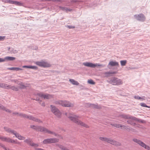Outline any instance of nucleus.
I'll return each mask as SVG.
<instances>
[{"label": "nucleus", "instance_id": "obj_41", "mask_svg": "<svg viewBox=\"0 0 150 150\" xmlns=\"http://www.w3.org/2000/svg\"><path fill=\"white\" fill-rule=\"evenodd\" d=\"M148 108H150V106H148Z\"/></svg>", "mask_w": 150, "mask_h": 150}, {"label": "nucleus", "instance_id": "obj_20", "mask_svg": "<svg viewBox=\"0 0 150 150\" xmlns=\"http://www.w3.org/2000/svg\"><path fill=\"white\" fill-rule=\"evenodd\" d=\"M8 69L11 70H15L18 71L22 70V69L18 67H12L11 68H8Z\"/></svg>", "mask_w": 150, "mask_h": 150}, {"label": "nucleus", "instance_id": "obj_35", "mask_svg": "<svg viewBox=\"0 0 150 150\" xmlns=\"http://www.w3.org/2000/svg\"><path fill=\"white\" fill-rule=\"evenodd\" d=\"M127 122L130 124L133 125V121L132 120H128L127 121Z\"/></svg>", "mask_w": 150, "mask_h": 150}, {"label": "nucleus", "instance_id": "obj_8", "mask_svg": "<svg viewBox=\"0 0 150 150\" xmlns=\"http://www.w3.org/2000/svg\"><path fill=\"white\" fill-rule=\"evenodd\" d=\"M110 83L114 85H120L122 83V81L120 79L114 77L110 81Z\"/></svg>", "mask_w": 150, "mask_h": 150}, {"label": "nucleus", "instance_id": "obj_11", "mask_svg": "<svg viewBox=\"0 0 150 150\" xmlns=\"http://www.w3.org/2000/svg\"><path fill=\"white\" fill-rule=\"evenodd\" d=\"M133 140L135 142L137 143L142 146L144 147L145 149H147L148 150H150V147L149 146L146 145L144 143L140 141L137 139H134Z\"/></svg>", "mask_w": 150, "mask_h": 150}, {"label": "nucleus", "instance_id": "obj_42", "mask_svg": "<svg viewBox=\"0 0 150 150\" xmlns=\"http://www.w3.org/2000/svg\"><path fill=\"white\" fill-rule=\"evenodd\" d=\"M6 150H10L9 149H6Z\"/></svg>", "mask_w": 150, "mask_h": 150}, {"label": "nucleus", "instance_id": "obj_12", "mask_svg": "<svg viewBox=\"0 0 150 150\" xmlns=\"http://www.w3.org/2000/svg\"><path fill=\"white\" fill-rule=\"evenodd\" d=\"M36 64L39 66L43 67H49L50 66L49 64L44 61L36 62Z\"/></svg>", "mask_w": 150, "mask_h": 150}, {"label": "nucleus", "instance_id": "obj_43", "mask_svg": "<svg viewBox=\"0 0 150 150\" xmlns=\"http://www.w3.org/2000/svg\"><path fill=\"white\" fill-rule=\"evenodd\" d=\"M10 49V48H8V50H9V49Z\"/></svg>", "mask_w": 150, "mask_h": 150}, {"label": "nucleus", "instance_id": "obj_33", "mask_svg": "<svg viewBox=\"0 0 150 150\" xmlns=\"http://www.w3.org/2000/svg\"><path fill=\"white\" fill-rule=\"evenodd\" d=\"M140 105L142 107L148 108V106L146 105V104L144 103H142L140 104Z\"/></svg>", "mask_w": 150, "mask_h": 150}, {"label": "nucleus", "instance_id": "obj_21", "mask_svg": "<svg viewBox=\"0 0 150 150\" xmlns=\"http://www.w3.org/2000/svg\"><path fill=\"white\" fill-rule=\"evenodd\" d=\"M69 81L73 85H79V83L77 81L74 80L73 79H70Z\"/></svg>", "mask_w": 150, "mask_h": 150}, {"label": "nucleus", "instance_id": "obj_5", "mask_svg": "<svg viewBox=\"0 0 150 150\" xmlns=\"http://www.w3.org/2000/svg\"><path fill=\"white\" fill-rule=\"evenodd\" d=\"M15 115H19L21 117H23L25 118H27L28 119L33 120L39 122H41V121L39 120L36 119L34 117L32 116L27 115L25 114H19L18 113H14Z\"/></svg>", "mask_w": 150, "mask_h": 150}, {"label": "nucleus", "instance_id": "obj_28", "mask_svg": "<svg viewBox=\"0 0 150 150\" xmlns=\"http://www.w3.org/2000/svg\"><path fill=\"white\" fill-rule=\"evenodd\" d=\"M121 64L122 66H125L127 63V61L126 60H122L120 61Z\"/></svg>", "mask_w": 150, "mask_h": 150}, {"label": "nucleus", "instance_id": "obj_16", "mask_svg": "<svg viewBox=\"0 0 150 150\" xmlns=\"http://www.w3.org/2000/svg\"><path fill=\"white\" fill-rule=\"evenodd\" d=\"M24 141L25 142L29 144L31 146H33L35 147H37L38 146V144H34L32 142L31 140L30 139L25 140Z\"/></svg>", "mask_w": 150, "mask_h": 150}, {"label": "nucleus", "instance_id": "obj_29", "mask_svg": "<svg viewBox=\"0 0 150 150\" xmlns=\"http://www.w3.org/2000/svg\"><path fill=\"white\" fill-rule=\"evenodd\" d=\"M5 2L6 3H8L10 4H13L14 3V1L10 0H6Z\"/></svg>", "mask_w": 150, "mask_h": 150}, {"label": "nucleus", "instance_id": "obj_7", "mask_svg": "<svg viewBox=\"0 0 150 150\" xmlns=\"http://www.w3.org/2000/svg\"><path fill=\"white\" fill-rule=\"evenodd\" d=\"M51 110L52 112L57 117H59L61 115V113L59 110L55 106L51 105Z\"/></svg>", "mask_w": 150, "mask_h": 150}, {"label": "nucleus", "instance_id": "obj_2", "mask_svg": "<svg viewBox=\"0 0 150 150\" xmlns=\"http://www.w3.org/2000/svg\"><path fill=\"white\" fill-rule=\"evenodd\" d=\"M31 127L33 129H35L37 131L41 132L47 133L48 134H53V132L47 129L42 127L35 126V125H31Z\"/></svg>", "mask_w": 150, "mask_h": 150}, {"label": "nucleus", "instance_id": "obj_31", "mask_svg": "<svg viewBox=\"0 0 150 150\" xmlns=\"http://www.w3.org/2000/svg\"><path fill=\"white\" fill-rule=\"evenodd\" d=\"M26 86L24 85L23 84V83H21V84L20 85V86L19 87V88H20L23 89L25 88Z\"/></svg>", "mask_w": 150, "mask_h": 150}, {"label": "nucleus", "instance_id": "obj_19", "mask_svg": "<svg viewBox=\"0 0 150 150\" xmlns=\"http://www.w3.org/2000/svg\"><path fill=\"white\" fill-rule=\"evenodd\" d=\"M15 58L13 57H6L4 59H3L4 60V62L5 60H15Z\"/></svg>", "mask_w": 150, "mask_h": 150}, {"label": "nucleus", "instance_id": "obj_38", "mask_svg": "<svg viewBox=\"0 0 150 150\" xmlns=\"http://www.w3.org/2000/svg\"><path fill=\"white\" fill-rule=\"evenodd\" d=\"M68 27L69 28H74V27H73L71 26H68Z\"/></svg>", "mask_w": 150, "mask_h": 150}, {"label": "nucleus", "instance_id": "obj_36", "mask_svg": "<svg viewBox=\"0 0 150 150\" xmlns=\"http://www.w3.org/2000/svg\"><path fill=\"white\" fill-rule=\"evenodd\" d=\"M134 98L136 99H141V98L140 97H139V96H134Z\"/></svg>", "mask_w": 150, "mask_h": 150}, {"label": "nucleus", "instance_id": "obj_27", "mask_svg": "<svg viewBox=\"0 0 150 150\" xmlns=\"http://www.w3.org/2000/svg\"><path fill=\"white\" fill-rule=\"evenodd\" d=\"M23 68H27L30 69H36V67L34 66H24L23 67Z\"/></svg>", "mask_w": 150, "mask_h": 150}, {"label": "nucleus", "instance_id": "obj_34", "mask_svg": "<svg viewBox=\"0 0 150 150\" xmlns=\"http://www.w3.org/2000/svg\"><path fill=\"white\" fill-rule=\"evenodd\" d=\"M5 38V36H0V41L4 40Z\"/></svg>", "mask_w": 150, "mask_h": 150}, {"label": "nucleus", "instance_id": "obj_24", "mask_svg": "<svg viewBox=\"0 0 150 150\" xmlns=\"http://www.w3.org/2000/svg\"><path fill=\"white\" fill-rule=\"evenodd\" d=\"M13 4L16 5L18 6H21L23 5V4L20 2L16 1H14Z\"/></svg>", "mask_w": 150, "mask_h": 150}, {"label": "nucleus", "instance_id": "obj_37", "mask_svg": "<svg viewBox=\"0 0 150 150\" xmlns=\"http://www.w3.org/2000/svg\"><path fill=\"white\" fill-rule=\"evenodd\" d=\"M4 60L3 59V58H0V62H4Z\"/></svg>", "mask_w": 150, "mask_h": 150}, {"label": "nucleus", "instance_id": "obj_26", "mask_svg": "<svg viewBox=\"0 0 150 150\" xmlns=\"http://www.w3.org/2000/svg\"><path fill=\"white\" fill-rule=\"evenodd\" d=\"M126 118L127 119H129L132 120H136V118L134 117L129 116H126Z\"/></svg>", "mask_w": 150, "mask_h": 150}, {"label": "nucleus", "instance_id": "obj_3", "mask_svg": "<svg viewBox=\"0 0 150 150\" xmlns=\"http://www.w3.org/2000/svg\"><path fill=\"white\" fill-rule=\"evenodd\" d=\"M99 139L101 141H105L113 145H120V143L116 142L115 140H113L110 138L103 137H99Z\"/></svg>", "mask_w": 150, "mask_h": 150}, {"label": "nucleus", "instance_id": "obj_39", "mask_svg": "<svg viewBox=\"0 0 150 150\" xmlns=\"http://www.w3.org/2000/svg\"><path fill=\"white\" fill-rule=\"evenodd\" d=\"M42 105L43 106H45V103H42Z\"/></svg>", "mask_w": 150, "mask_h": 150}, {"label": "nucleus", "instance_id": "obj_17", "mask_svg": "<svg viewBox=\"0 0 150 150\" xmlns=\"http://www.w3.org/2000/svg\"><path fill=\"white\" fill-rule=\"evenodd\" d=\"M115 127L117 128H121L122 129H128L127 127L126 126L119 124H117L115 125Z\"/></svg>", "mask_w": 150, "mask_h": 150}, {"label": "nucleus", "instance_id": "obj_40", "mask_svg": "<svg viewBox=\"0 0 150 150\" xmlns=\"http://www.w3.org/2000/svg\"><path fill=\"white\" fill-rule=\"evenodd\" d=\"M67 9V10H68V8H67V9Z\"/></svg>", "mask_w": 150, "mask_h": 150}, {"label": "nucleus", "instance_id": "obj_22", "mask_svg": "<svg viewBox=\"0 0 150 150\" xmlns=\"http://www.w3.org/2000/svg\"><path fill=\"white\" fill-rule=\"evenodd\" d=\"M0 87L5 88H8L9 86H7V85L6 84L0 83Z\"/></svg>", "mask_w": 150, "mask_h": 150}, {"label": "nucleus", "instance_id": "obj_6", "mask_svg": "<svg viewBox=\"0 0 150 150\" xmlns=\"http://www.w3.org/2000/svg\"><path fill=\"white\" fill-rule=\"evenodd\" d=\"M57 104L60 105L64 107H70L73 106V104L69 101H66L59 100L57 102Z\"/></svg>", "mask_w": 150, "mask_h": 150}, {"label": "nucleus", "instance_id": "obj_9", "mask_svg": "<svg viewBox=\"0 0 150 150\" xmlns=\"http://www.w3.org/2000/svg\"><path fill=\"white\" fill-rule=\"evenodd\" d=\"M0 139L3 141L10 142L11 143H18L16 141L13 140L10 138L6 137L0 136Z\"/></svg>", "mask_w": 150, "mask_h": 150}, {"label": "nucleus", "instance_id": "obj_4", "mask_svg": "<svg viewBox=\"0 0 150 150\" xmlns=\"http://www.w3.org/2000/svg\"><path fill=\"white\" fill-rule=\"evenodd\" d=\"M4 128L5 130L7 132L9 133V134H14L16 137L20 140L24 139L25 138L24 137L20 135L19 134L16 133L14 130H12L8 128L7 127H4Z\"/></svg>", "mask_w": 150, "mask_h": 150}, {"label": "nucleus", "instance_id": "obj_15", "mask_svg": "<svg viewBox=\"0 0 150 150\" xmlns=\"http://www.w3.org/2000/svg\"><path fill=\"white\" fill-rule=\"evenodd\" d=\"M135 18L138 20L141 21H144L145 19V17L143 14H140L139 15H135Z\"/></svg>", "mask_w": 150, "mask_h": 150}, {"label": "nucleus", "instance_id": "obj_32", "mask_svg": "<svg viewBox=\"0 0 150 150\" xmlns=\"http://www.w3.org/2000/svg\"><path fill=\"white\" fill-rule=\"evenodd\" d=\"M116 73V72H106L105 73V74H114Z\"/></svg>", "mask_w": 150, "mask_h": 150}, {"label": "nucleus", "instance_id": "obj_30", "mask_svg": "<svg viewBox=\"0 0 150 150\" xmlns=\"http://www.w3.org/2000/svg\"><path fill=\"white\" fill-rule=\"evenodd\" d=\"M88 83L90 84H95V82L91 79L88 80Z\"/></svg>", "mask_w": 150, "mask_h": 150}, {"label": "nucleus", "instance_id": "obj_10", "mask_svg": "<svg viewBox=\"0 0 150 150\" xmlns=\"http://www.w3.org/2000/svg\"><path fill=\"white\" fill-rule=\"evenodd\" d=\"M83 65L86 67H90L92 68H95L97 67H101L102 65L100 64H93L92 63L89 62H86L83 63Z\"/></svg>", "mask_w": 150, "mask_h": 150}, {"label": "nucleus", "instance_id": "obj_23", "mask_svg": "<svg viewBox=\"0 0 150 150\" xmlns=\"http://www.w3.org/2000/svg\"><path fill=\"white\" fill-rule=\"evenodd\" d=\"M0 108L6 112H10L11 111L8 109H7L5 107L0 104Z\"/></svg>", "mask_w": 150, "mask_h": 150}, {"label": "nucleus", "instance_id": "obj_1", "mask_svg": "<svg viewBox=\"0 0 150 150\" xmlns=\"http://www.w3.org/2000/svg\"><path fill=\"white\" fill-rule=\"evenodd\" d=\"M66 115L69 118L74 122L78 125L83 127L86 128H89V126L78 119V117L75 115L69 113H66Z\"/></svg>", "mask_w": 150, "mask_h": 150}, {"label": "nucleus", "instance_id": "obj_25", "mask_svg": "<svg viewBox=\"0 0 150 150\" xmlns=\"http://www.w3.org/2000/svg\"><path fill=\"white\" fill-rule=\"evenodd\" d=\"M8 86H9V88L8 89H11L12 90H13L14 91H18V88L15 87L14 86H11V85H8Z\"/></svg>", "mask_w": 150, "mask_h": 150}, {"label": "nucleus", "instance_id": "obj_13", "mask_svg": "<svg viewBox=\"0 0 150 150\" xmlns=\"http://www.w3.org/2000/svg\"><path fill=\"white\" fill-rule=\"evenodd\" d=\"M58 139H48L44 140L43 142L44 144L55 143L58 141Z\"/></svg>", "mask_w": 150, "mask_h": 150}, {"label": "nucleus", "instance_id": "obj_18", "mask_svg": "<svg viewBox=\"0 0 150 150\" xmlns=\"http://www.w3.org/2000/svg\"><path fill=\"white\" fill-rule=\"evenodd\" d=\"M109 65L111 66H118L119 64L118 62L115 61H110L109 63Z\"/></svg>", "mask_w": 150, "mask_h": 150}, {"label": "nucleus", "instance_id": "obj_14", "mask_svg": "<svg viewBox=\"0 0 150 150\" xmlns=\"http://www.w3.org/2000/svg\"><path fill=\"white\" fill-rule=\"evenodd\" d=\"M38 94L39 96L45 99H48L52 98L53 97V96L52 95L48 94H45L42 93H39Z\"/></svg>", "mask_w": 150, "mask_h": 150}]
</instances>
